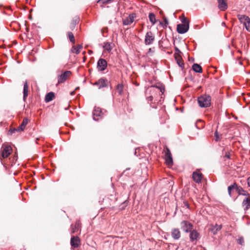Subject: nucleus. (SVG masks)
I'll return each instance as SVG.
<instances>
[{
    "mask_svg": "<svg viewBox=\"0 0 250 250\" xmlns=\"http://www.w3.org/2000/svg\"><path fill=\"white\" fill-rule=\"evenodd\" d=\"M117 92L119 95H122L123 93V86L122 84H118L116 87Z\"/></svg>",
    "mask_w": 250,
    "mask_h": 250,
    "instance_id": "obj_30",
    "label": "nucleus"
},
{
    "mask_svg": "<svg viewBox=\"0 0 250 250\" xmlns=\"http://www.w3.org/2000/svg\"><path fill=\"white\" fill-rule=\"evenodd\" d=\"M28 120L27 118L23 120L21 125L17 128L18 131H23L28 124Z\"/></svg>",
    "mask_w": 250,
    "mask_h": 250,
    "instance_id": "obj_21",
    "label": "nucleus"
},
{
    "mask_svg": "<svg viewBox=\"0 0 250 250\" xmlns=\"http://www.w3.org/2000/svg\"><path fill=\"white\" fill-rule=\"evenodd\" d=\"M236 187H237V185L235 183L233 184V185H231L229 186L228 187V192H229V194L230 196H231V190L232 189H235L236 190Z\"/></svg>",
    "mask_w": 250,
    "mask_h": 250,
    "instance_id": "obj_31",
    "label": "nucleus"
},
{
    "mask_svg": "<svg viewBox=\"0 0 250 250\" xmlns=\"http://www.w3.org/2000/svg\"><path fill=\"white\" fill-rule=\"evenodd\" d=\"M192 225L187 221H183L181 222V228L186 232L190 231L192 229Z\"/></svg>",
    "mask_w": 250,
    "mask_h": 250,
    "instance_id": "obj_7",
    "label": "nucleus"
},
{
    "mask_svg": "<svg viewBox=\"0 0 250 250\" xmlns=\"http://www.w3.org/2000/svg\"><path fill=\"white\" fill-rule=\"evenodd\" d=\"M82 48V46L81 45L78 46H73L72 48V51L73 53L76 54H79L80 52L81 49Z\"/></svg>",
    "mask_w": 250,
    "mask_h": 250,
    "instance_id": "obj_28",
    "label": "nucleus"
},
{
    "mask_svg": "<svg viewBox=\"0 0 250 250\" xmlns=\"http://www.w3.org/2000/svg\"><path fill=\"white\" fill-rule=\"evenodd\" d=\"M152 107V108H156V107H155L154 106H151Z\"/></svg>",
    "mask_w": 250,
    "mask_h": 250,
    "instance_id": "obj_46",
    "label": "nucleus"
},
{
    "mask_svg": "<svg viewBox=\"0 0 250 250\" xmlns=\"http://www.w3.org/2000/svg\"><path fill=\"white\" fill-rule=\"evenodd\" d=\"M202 177V174L199 171H194L192 174V178L197 183H199L201 182Z\"/></svg>",
    "mask_w": 250,
    "mask_h": 250,
    "instance_id": "obj_14",
    "label": "nucleus"
},
{
    "mask_svg": "<svg viewBox=\"0 0 250 250\" xmlns=\"http://www.w3.org/2000/svg\"><path fill=\"white\" fill-rule=\"evenodd\" d=\"M104 47L105 50L107 51H110L111 50V46L110 43H106L105 45L104 46Z\"/></svg>",
    "mask_w": 250,
    "mask_h": 250,
    "instance_id": "obj_34",
    "label": "nucleus"
},
{
    "mask_svg": "<svg viewBox=\"0 0 250 250\" xmlns=\"http://www.w3.org/2000/svg\"><path fill=\"white\" fill-rule=\"evenodd\" d=\"M214 137L215 141L218 142L220 140L219 135L217 131L214 133Z\"/></svg>",
    "mask_w": 250,
    "mask_h": 250,
    "instance_id": "obj_35",
    "label": "nucleus"
},
{
    "mask_svg": "<svg viewBox=\"0 0 250 250\" xmlns=\"http://www.w3.org/2000/svg\"><path fill=\"white\" fill-rule=\"evenodd\" d=\"M156 89L159 90L160 92L163 94L164 91V88L161 87H157V86H151L148 90L150 92L151 95L147 96L146 95V100L148 102H152L153 97L152 94L156 92Z\"/></svg>",
    "mask_w": 250,
    "mask_h": 250,
    "instance_id": "obj_2",
    "label": "nucleus"
},
{
    "mask_svg": "<svg viewBox=\"0 0 250 250\" xmlns=\"http://www.w3.org/2000/svg\"><path fill=\"white\" fill-rule=\"evenodd\" d=\"M246 27V29L249 32H250V19L247 21L245 23L243 24Z\"/></svg>",
    "mask_w": 250,
    "mask_h": 250,
    "instance_id": "obj_33",
    "label": "nucleus"
},
{
    "mask_svg": "<svg viewBox=\"0 0 250 250\" xmlns=\"http://www.w3.org/2000/svg\"><path fill=\"white\" fill-rule=\"evenodd\" d=\"M192 69L195 72L197 73H202V67L197 63H194L192 65Z\"/></svg>",
    "mask_w": 250,
    "mask_h": 250,
    "instance_id": "obj_25",
    "label": "nucleus"
},
{
    "mask_svg": "<svg viewBox=\"0 0 250 250\" xmlns=\"http://www.w3.org/2000/svg\"><path fill=\"white\" fill-rule=\"evenodd\" d=\"M102 110L100 107H95L93 111V118L95 121H98L102 117Z\"/></svg>",
    "mask_w": 250,
    "mask_h": 250,
    "instance_id": "obj_11",
    "label": "nucleus"
},
{
    "mask_svg": "<svg viewBox=\"0 0 250 250\" xmlns=\"http://www.w3.org/2000/svg\"><path fill=\"white\" fill-rule=\"evenodd\" d=\"M174 56H175V59L178 65L180 67L183 68L184 67V63L183 62V61L180 55H178L177 54V53H176L175 54H174Z\"/></svg>",
    "mask_w": 250,
    "mask_h": 250,
    "instance_id": "obj_19",
    "label": "nucleus"
},
{
    "mask_svg": "<svg viewBox=\"0 0 250 250\" xmlns=\"http://www.w3.org/2000/svg\"><path fill=\"white\" fill-rule=\"evenodd\" d=\"M12 147L10 146H3L1 155L3 158L8 157L12 152Z\"/></svg>",
    "mask_w": 250,
    "mask_h": 250,
    "instance_id": "obj_12",
    "label": "nucleus"
},
{
    "mask_svg": "<svg viewBox=\"0 0 250 250\" xmlns=\"http://www.w3.org/2000/svg\"><path fill=\"white\" fill-rule=\"evenodd\" d=\"M108 81L105 78H101L94 83V85H97L99 89L106 87L108 85Z\"/></svg>",
    "mask_w": 250,
    "mask_h": 250,
    "instance_id": "obj_10",
    "label": "nucleus"
},
{
    "mask_svg": "<svg viewBox=\"0 0 250 250\" xmlns=\"http://www.w3.org/2000/svg\"><path fill=\"white\" fill-rule=\"evenodd\" d=\"M189 232V238L191 241L196 240L199 238V233L197 231V230L193 229L192 230H191Z\"/></svg>",
    "mask_w": 250,
    "mask_h": 250,
    "instance_id": "obj_17",
    "label": "nucleus"
},
{
    "mask_svg": "<svg viewBox=\"0 0 250 250\" xmlns=\"http://www.w3.org/2000/svg\"><path fill=\"white\" fill-rule=\"evenodd\" d=\"M70 245L72 247L78 248L81 245V240L78 236H72L70 240Z\"/></svg>",
    "mask_w": 250,
    "mask_h": 250,
    "instance_id": "obj_13",
    "label": "nucleus"
},
{
    "mask_svg": "<svg viewBox=\"0 0 250 250\" xmlns=\"http://www.w3.org/2000/svg\"><path fill=\"white\" fill-rule=\"evenodd\" d=\"M238 19L243 24L245 23V22L249 20V18L248 16L243 15H238L237 16Z\"/></svg>",
    "mask_w": 250,
    "mask_h": 250,
    "instance_id": "obj_27",
    "label": "nucleus"
},
{
    "mask_svg": "<svg viewBox=\"0 0 250 250\" xmlns=\"http://www.w3.org/2000/svg\"><path fill=\"white\" fill-rule=\"evenodd\" d=\"M107 67V62L104 59H100L97 62V68L99 71H104Z\"/></svg>",
    "mask_w": 250,
    "mask_h": 250,
    "instance_id": "obj_9",
    "label": "nucleus"
},
{
    "mask_svg": "<svg viewBox=\"0 0 250 250\" xmlns=\"http://www.w3.org/2000/svg\"><path fill=\"white\" fill-rule=\"evenodd\" d=\"M75 22H76V21H75ZM72 28H74V27H75V23H74V22H73V23H72Z\"/></svg>",
    "mask_w": 250,
    "mask_h": 250,
    "instance_id": "obj_43",
    "label": "nucleus"
},
{
    "mask_svg": "<svg viewBox=\"0 0 250 250\" xmlns=\"http://www.w3.org/2000/svg\"><path fill=\"white\" fill-rule=\"evenodd\" d=\"M172 237L175 240L179 239L181 237V232L178 229H174L171 231Z\"/></svg>",
    "mask_w": 250,
    "mask_h": 250,
    "instance_id": "obj_18",
    "label": "nucleus"
},
{
    "mask_svg": "<svg viewBox=\"0 0 250 250\" xmlns=\"http://www.w3.org/2000/svg\"><path fill=\"white\" fill-rule=\"evenodd\" d=\"M68 37L70 41L73 43H75V39L73 33L71 32H68Z\"/></svg>",
    "mask_w": 250,
    "mask_h": 250,
    "instance_id": "obj_32",
    "label": "nucleus"
},
{
    "mask_svg": "<svg viewBox=\"0 0 250 250\" xmlns=\"http://www.w3.org/2000/svg\"><path fill=\"white\" fill-rule=\"evenodd\" d=\"M28 95V85L27 81L24 82L23 90V100L25 101Z\"/></svg>",
    "mask_w": 250,
    "mask_h": 250,
    "instance_id": "obj_16",
    "label": "nucleus"
},
{
    "mask_svg": "<svg viewBox=\"0 0 250 250\" xmlns=\"http://www.w3.org/2000/svg\"><path fill=\"white\" fill-rule=\"evenodd\" d=\"M151 51H152L151 48H149L148 52H151Z\"/></svg>",
    "mask_w": 250,
    "mask_h": 250,
    "instance_id": "obj_45",
    "label": "nucleus"
},
{
    "mask_svg": "<svg viewBox=\"0 0 250 250\" xmlns=\"http://www.w3.org/2000/svg\"><path fill=\"white\" fill-rule=\"evenodd\" d=\"M165 21L166 24H168V21H167L166 19H165Z\"/></svg>",
    "mask_w": 250,
    "mask_h": 250,
    "instance_id": "obj_44",
    "label": "nucleus"
},
{
    "mask_svg": "<svg viewBox=\"0 0 250 250\" xmlns=\"http://www.w3.org/2000/svg\"><path fill=\"white\" fill-rule=\"evenodd\" d=\"M218 8L221 11H225L228 8V4L226 0H217Z\"/></svg>",
    "mask_w": 250,
    "mask_h": 250,
    "instance_id": "obj_15",
    "label": "nucleus"
},
{
    "mask_svg": "<svg viewBox=\"0 0 250 250\" xmlns=\"http://www.w3.org/2000/svg\"><path fill=\"white\" fill-rule=\"evenodd\" d=\"M211 98L210 96L204 95L198 98V103L201 107H207L210 105Z\"/></svg>",
    "mask_w": 250,
    "mask_h": 250,
    "instance_id": "obj_1",
    "label": "nucleus"
},
{
    "mask_svg": "<svg viewBox=\"0 0 250 250\" xmlns=\"http://www.w3.org/2000/svg\"><path fill=\"white\" fill-rule=\"evenodd\" d=\"M189 29L188 24H179L177 26V31L180 34L186 33Z\"/></svg>",
    "mask_w": 250,
    "mask_h": 250,
    "instance_id": "obj_8",
    "label": "nucleus"
},
{
    "mask_svg": "<svg viewBox=\"0 0 250 250\" xmlns=\"http://www.w3.org/2000/svg\"><path fill=\"white\" fill-rule=\"evenodd\" d=\"M149 19L152 24H154L156 23L155 16L153 13H149Z\"/></svg>",
    "mask_w": 250,
    "mask_h": 250,
    "instance_id": "obj_29",
    "label": "nucleus"
},
{
    "mask_svg": "<svg viewBox=\"0 0 250 250\" xmlns=\"http://www.w3.org/2000/svg\"><path fill=\"white\" fill-rule=\"evenodd\" d=\"M155 40V36L151 31L147 32L145 35V43L146 45H150L153 43Z\"/></svg>",
    "mask_w": 250,
    "mask_h": 250,
    "instance_id": "obj_5",
    "label": "nucleus"
},
{
    "mask_svg": "<svg viewBox=\"0 0 250 250\" xmlns=\"http://www.w3.org/2000/svg\"><path fill=\"white\" fill-rule=\"evenodd\" d=\"M236 191L238 192V193L240 195H244V196L249 195V194L247 191H245V190H244L242 188H241V187H239L237 185V187H236Z\"/></svg>",
    "mask_w": 250,
    "mask_h": 250,
    "instance_id": "obj_23",
    "label": "nucleus"
},
{
    "mask_svg": "<svg viewBox=\"0 0 250 250\" xmlns=\"http://www.w3.org/2000/svg\"><path fill=\"white\" fill-rule=\"evenodd\" d=\"M54 97V93L52 92H50L46 95L45 97V101L46 102H49L53 99Z\"/></svg>",
    "mask_w": 250,
    "mask_h": 250,
    "instance_id": "obj_24",
    "label": "nucleus"
},
{
    "mask_svg": "<svg viewBox=\"0 0 250 250\" xmlns=\"http://www.w3.org/2000/svg\"><path fill=\"white\" fill-rule=\"evenodd\" d=\"M225 156L227 157L228 158H229V154L226 153L225 155Z\"/></svg>",
    "mask_w": 250,
    "mask_h": 250,
    "instance_id": "obj_42",
    "label": "nucleus"
},
{
    "mask_svg": "<svg viewBox=\"0 0 250 250\" xmlns=\"http://www.w3.org/2000/svg\"><path fill=\"white\" fill-rule=\"evenodd\" d=\"M16 131H18L17 128H16H16L10 129L9 130V131H8V134L9 135H12V134L14 133Z\"/></svg>",
    "mask_w": 250,
    "mask_h": 250,
    "instance_id": "obj_37",
    "label": "nucleus"
},
{
    "mask_svg": "<svg viewBox=\"0 0 250 250\" xmlns=\"http://www.w3.org/2000/svg\"><path fill=\"white\" fill-rule=\"evenodd\" d=\"M136 14L131 13L128 17L123 20V23L124 25H128L131 24L134 21L136 18Z\"/></svg>",
    "mask_w": 250,
    "mask_h": 250,
    "instance_id": "obj_6",
    "label": "nucleus"
},
{
    "mask_svg": "<svg viewBox=\"0 0 250 250\" xmlns=\"http://www.w3.org/2000/svg\"><path fill=\"white\" fill-rule=\"evenodd\" d=\"M248 184L249 186L250 187V177L248 178Z\"/></svg>",
    "mask_w": 250,
    "mask_h": 250,
    "instance_id": "obj_41",
    "label": "nucleus"
},
{
    "mask_svg": "<svg viewBox=\"0 0 250 250\" xmlns=\"http://www.w3.org/2000/svg\"><path fill=\"white\" fill-rule=\"evenodd\" d=\"M181 21H182V24H189V22L188 21V20H187V19L186 18V17H183L182 20H181Z\"/></svg>",
    "mask_w": 250,
    "mask_h": 250,
    "instance_id": "obj_36",
    "label": "nucleus"
},
{
    "mask_svg": "<svg viewBox=\"0 0 250 250\" xmlns=\"http://www.w3.org/2000/svg\"><path fill=\"white\" fill-rule=\"evenodd\" d=\"M165 153V159L166 164L168 167L171 166L173 165V160L170 150L167 148Z\"/></svg>",
    "mask_w": 250,
    "mask_h": 250,
    "instance_id": "obj_4",
    "label": "nucleus"
},
{
    "mask_svg": "<svg viewBox=\"0 0 250 250\" xmlns=\"http://www.w3.org/2000/svg\"><path fill=\"white\" fill-rule=\"evenodd\" d=\"M238 242L239 244L242 245L244 243V240L243 237H241L238 239Z\"/></svg>",
    "mask_w": 250,
    "mask_h": 250,
    "instance_id": "obj_38",
    "label": "nucleus"
},
{
    "mask_svg": "<svg viewBox=\"0 0 250 250\" xmlns=\"http://www.w3.org/2000/svg\"><path fill=\"white\" fill-rule=\"evenodd\" d=\"M175 51L176 52L174 54L177 53V54L178 55H180V53H181V51L177 47H175Z\"/></svg>",
    "mask_w": 250,
    "mask_h": 250,
    "instance_id": "obj_40",
    "label": "nucleus"
},
{
    "mask_svg": "<svg viewBox=\"0 0 250 250\" xmlns=\"http://www.w3.org/2000/svg\"><path fill=\"white\" fill-rule=\"evenodd\" d=\"M222 229V225L216 224L215 226H212L210 229V231L213 233V235H216L217 232Z\"/></svg>",
    "mask_w": 250,
    "mask_h": 250,
    "instance_id": "obj_20",
    "label": "nucleus"
},
{
    "mask_svg": "<svg viewBox=\"0 0 250 250\" xmlns=\"http://www.w3.org/2000/svg\"><path fill=\"white\" fill-rule=\"evenodd\" d=\"M183 204H184V206L186 207L187 208H189V205L188 204V203L187 201H184Z\"/></svg>",
    "mask_w": 250,
    "mask_h": 250,
    "instance_id": "obj_39",
    "label": "nucleus"
},
{
    "mask_svg": "<svg viewBox=\"0 0 250 250\" xmlns=\"http://www.w3.org/2000/svg\"><path fill=\"white\" fill-rule=\"evenodd\" d=\"M242 206L245 209H248L250 208V199L248 198H246L242 203Z\"/></svg>",
    "mask_w": 250,
    "mask_h": 250,
    "instance_id": "obj_26",
    "label": "nucleus"
},
{
    "mask_svg": "<svg viewBox=\"0 0 250 250\" xmlns=\"http://www.w3.org/2000/svg\"><path fill=\"white\" fill-rule=\"evenodd\" d=\"M71 75L70 71H65L58 77V84L63 83Z\"/></svg>",
    "mask_w": 250,
    "mask_h": 250,
    "instance_id": "obj_3",
    "label": "nucleus"
},
{
    "mask_svg": "<svg viewBox=\"0 0 250 250\" xmlns=\"http://www.w3.org/2000/svg\"><path fill=\"white\" fill-rule=\"evenodd\" d=\"M81 227V224L80 221L78 220L76 222L74 226L71 225L72 233H75L77 230H78Z\"/></svg>",
    "mask_w": 250,
    "mask_h": 250,
    "instance_id": "obj_22",
    "label": "nucleus"
}]
</instances>
